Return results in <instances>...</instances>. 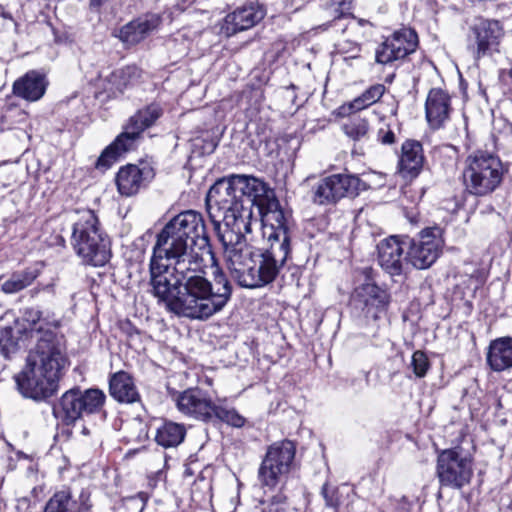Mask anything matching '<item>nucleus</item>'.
I'll list each match as a JSON object with an SVG mask.
<instances>
[{"label":"nucleus","instance_id":"8","mask_svg":"<svg viewBox=\"0 0 512 512\" xmlns=\"http://www.w3.org/2000/svg\"><path fill=\"white\" fill-rule=\"evenodd\" d=\"M105 399V394L99 389L82 392L79 388H73L53 404L52 413L63 424L71 425L84 415L101 412Z\"/></svg>","mask_w":512,"mask_h":512},{"label":"nucleus","instance_id":"12","mask_svg":"<svg viewBox=\"0 0 512 512\" xmlns=\"http://www.w3.org/2000/svg\"><path fill=\"white\" fill-rule=\"evenodd\" d=\"M503 36L504 29L500 21L477 16L468 23L467 49L475 59H480L498 51Z\"/></svg>","mask_w":512,"mask_h":512},{"label":"nucleus","instance_id":"31","mask_svg":"<svg viewBox=\"0 0 512 512\" xmlns=\"http://www.w3.org/2000/svg\"><path fill=\"white\" fill-rule=\"evenodd\" d=\"M141 70L135 65H128L111 73L108 81L119 91L123 92L129 86L138 82Z\"/></svg>","mask_w":512,"mask_h":512},{"label":"nucleus","instance_id":"3","mask_svg":"<svg viewBox=\"0 0 512 512\" xmlns=\"http://www.w3.org/2000/svg\"><path fill=\"white\" fill-rule=\"evenodd\" d=\"M23 319L31 324L36 344L24 369L14 377L15 382L23 397L46 401L59 390V381L70 363L65 337L58 331L61 322L39 307L24 309Z\"/></svg>","mask_w":512,"mask_h":512},{"label":"nucleus","instance_id":"21","mask_svg":"<svg viewBox=\"0 0 512 512\" xmlns=\"http://www.w3.org/2000/svg\"><path fill=\"white\" fill-rule=\"evenodd\" d=\"M451 110L449 94L440 88L430 89L425 102V114L430 127L441 128L449 119Z\"/></svg>","mask_w":512,"mask_h":512},{"label":"nucleus","instance_id":"42","mask_svg":"<svg viewBox=\"0 0 512 512\" xmlns=\"http://www.w3.org/2000/svg\"><path fill=\"white\" fill-rule=\"evenodd\" d=\"M0 19L3 20L5 28L17 27V22L13 18L12 13L4 5H0Z\"/></svg>","mask_w":512,"mask_h":512},{"label":"nucleus","instance_id":"20","mask_svg":"<svg viewBox=\"0 0 512 512\" xmlns=\"http://www.w3.org/2000/svg\"><path fill=\"white\" fill-rule=\"evenodd\" d=\"M265 16V11L258 3H250L237 8L224 19L223 30L228 36L252 28Z\"/></svg>","mask_w":512,"mask_h":512},{"label":"nucleus","instance_id":"19","mask_svg":"<svg viewBox=\"0 0 512 512\" xmlns=\"http://www.w3.org/2000/svg\"><path fill=\"white\" fill-rule=\"evenodd\" d=\"M161 24V17L157 14H146L123 25L117 37L127 46H134L146 39L156 31Z\"/></svg>","mask_w":512,"mask_h":512},{"label":"nucleus","instance_id":"24","mask_svg":"<svg viewBox=\"0 0 512 512\" xmlns=\"http://www.w3.org/2000/svg\"><path fill=\"white\" fill-rule=\"evenodd\" d=\"M48 80L43 73L36 70L28 71L13 84V94L29 102L41 99L47 89Z\"/></svg>","mask_w":512,"mask_h":512},{"label":"nucleus","instance_id":"5","mask_svg":"<svg viewBox=\"0 0 512 512\" xmlns=\"http://www.w3.org/2000/svg\"><path fill=\"white\" fill-rule=\"evenodd\" d=\"M508 170L498 155L477 150L465 160L462 173L465 191L477 197L488 196L501 186Z\"/></svg>","mask_w":512,"mask_h":512},{"label":"nucleus","instance_id":"40","mask_svg":"<svg viewBox=\"0 0 512 512\" xmlns=\"http://www.w3.org/2000/svg\"><path fill=\"white\" fill-rule=\"evenodd\" d=\"M321 494L325 500V503L328 507L337 508L339 505L337 492L334 488L329 487L328 483H325L322 486Z\"/></svg>","mask_w":512,"mask_h":512},{"label":"nucleus","instance_id":"32","mask_svg":"<svg viewBox=\"0 0 512 512\" xmlns=\"http://www.w3.org/2000/svg\"><path fill=\"white\" fill-rule=\"evenodd\" d=\"M223 422L230 426L240 428L245 424V418L241 416L234 408H229L221 403H215L209 423Z\"/></svg>","mask_w":512,"mask_h":512},{"label":"nucleus","instance_id":"35","mask_svg":"<svg viewBox=\"0 0 512 512\" xmlns=\"http://www.w3.org/2000/svg\"><path fill=\"white\" fill-rule=\"evenodd\" d=\"M326 10L330 11V15L335 23L338 20L349 18L352 13L353 0H321Z\"/></svg>","mask_w":512,"mask_h":512},{"label":"nucleus","instance_id":"39","mask_svg":"<svg viewBox=\"0 0 512 512\" xmlns=\"http://www.w3.org/2000/svg\"><path fill=\"white\" fill-rule=\"evenodd\" d=\"M262 503L266 504L262 512H287V496L283 491H279L277 494L272 495L267 501H263Z\"/></svg>","mask_w":512,"mask_h":512},{"label":"nucleus","instance_id":"18","mask_svg":"<svg viewBox=\"0 0 512 512\" xmlns=\"http://www.w3.org/2000/svg\"><path fill=\"white\" fill-rule=\"evenodd\" d=\"M378 263L391 276H399L404 271V265L408 264L403 253L405 246L403 236H390L383 239L377 245Z\"/></svg>","mask_w":512,"mask_h":512},{"label":"nucleus","instance_id":"25","mask_svg":"<svg viewBox=\"0 0 512 512\" xmlns=\"http://www.w3.org/2000/svg\"><path fill=\"white\" fill-rule=\"evenodd\" d=\"M234 277L241 287L248 289L261 288L256 270V262L253 260L252 249L245 250L244 254H233L230 262Z\"/></svg>","mask_w":512,"mask_h":512},{"label":"nucleus","instance_id":"16","mask_svg":"<svg viewBox=\"0 0 512 512\" xmlns=\"http://www.w3.org/2000/svg\"><path fill=\"white\" fill-rule=\"evenodd\" d=\"M155 177L154 169L148 163L140 165L127 164L122 166L116 174V185L123 196H133L146 187Z\"/></svg>","mask_w":512,"mask_h":512},{"label":"nucleus","instance_id":"26","mask_svg":"<svg viewBox=\"0 0 512 512\" xmlns=\"http://www.w3.org/2000/svg\"><path fill=\"white\" fill-rule=\"evenodd\" d=\"M109 393L119 403L133 404L141 400L133 376L123 370L110 375Z\"/></svg>","mask_w":512,"mask_h":512},{"label":"nucleus","instance_id":"17","mask_svg":"<svg viewBox=\"0 0 512 512\" xmlns=\"http://www.w3.org/2000/svg\"><path fill=\"white\" fill-rule=\"evenodd\" d=\"M214 404L208 394L199 388L186 389L176 398V406L182 414L205 423L211 421Z\"/></svg>","mask_w":512,"mask_h":512},{"label":"nucleus","instance_id":"23","mask_svg":"<svg viewBox=\"0 0 512 512\" xmlns=\"http://www.w3.org/2000/svg\"><path fill=\"white\" fill-rule=\"evenodd\" d=\"M88 500L89 496L84 491L76 495L65 487L51 496L43 512H85L89 508Z\"/></svg>","mask_w":512,"mask_h":512},{"label":"nucleus","instance_id":"41","mask_svg":"<svg viewBox=\"0 0 512 512\" xmlns=\"http://www.w3.org/2000/svg\"><path fill=\"white\" fill-rule=\"evenodd\" d=\"M29 294L32 298L37 297L38 295H43L46 297L47 300H51L55 297V290L54 286L51 284L44 285V286H37L29 291Z\"/></svg>","mask_w":512,"mask_h":512},{"label":"nucleus","instance_id":"22","mask_svg":"<svg viewBox=\"0 0 512 512\" xmlns=\"http://www.w3.org/2000/svg\"><path fill=\"white\" fill-rule=\"evenodd\" d=\"M424 163L423 147L419 141L406 140L401 147L398 173L405 180L415 179L421 172Z\"/></svg>","mask_w":512,"mask_h":512},{"label":"nucleus","instance_id":"15","mask_svg":"<svg viewBox=\"0 0 512 512\" xmlns=\"http://www.w3.org/2000/svg\"><path fill=\"white\" fill-rule=\"evenodd\" d=\"M418 46V35L414 29L401 28L387 37L375 51V61L387 65L402 60L414 53Z\"/></svg>","mask_w":512,"mask_h":512},{"label":"nucleus","instance_id":"1","mask_svg":"<svg viewBox=\"0 0 512 512\" xmlns=\"http://www.w3.org/2000/svg\"><path fill=\"white\" fill-rule=\"evenodd\" d=\"M206 256L213 257V251L202 214L187 210L174 216L156 236L148 293L180 318L206 321L222 312L233 284L221 269L208 279Z\"/></svg>","mask_w":512,"mask_h":512},{"label":"nucleus","instance_id":"36","mask_svg":"<svg viewBox=\"0 0 512 512\" xmlns=\"http://www.w3.org/2000/svg\"><path fill=\"white\" fill-rule=\"evenodd\" d=\"M18 350V342L13 337V329L5 327L0 329V355L9 358Z\"/></svg>","mask_w":512,"mask_h":512},{"label":"nucleus","instance_id":"45","mask_svg":"<svg viewBox=\"0 0 512 512\" xmlns=\"http://www.w3.org/2000/svg\"><path fill=\"white\" fill-rule=\"evenodd\" d=\"M508 74L512 78V68L509 70Z\"/></svg>","mask_w":512,"mask_h":512},{"label":"nucleus","instance_id":"44","mask_svg":"<svg viewBox=\"0 0 512 512\" xmlns=\"http://www.w3.org/2000/svg\"><path fill=\"white\" fill-rule=\"evenodd\" d=\"M82 434H84V435H89V434H90L89 429H88V428H86V427H83V429H82Z\"/></svg>","mask_w":512,"mask_h":512},{"label":"nucleus","instance_id":"34","mask_svg":"<svg viewBox=\"0 0 512 512\" xmlns=\"http://www.w3.org/2000/svg\"><path fill=\"white\" fill-rule=\"evenodd\" d=\"M342 129L352 140L361 141L368 136L369 122L367 119L360 116H353L343 124Z\"/></svg>","mask_w":512,"mask_h":512},{"label":"nucleus","instance_id":"13","mask_svg":"<svg viewBox=\"0 0 512 512\" xmlns=\"http://www.w3.org/2000/svg\"><path fill=\"white\" fill-rule=\"evenodd\" d=\"M365 183L358 176L333 174L320 179L312 188V201L318 205H333L344 197H355Z\"/></svg>","mask_w":512,"mask_h":512},{"label":"nucleus","instance_id":"2","mask_svg":"<svg viewBox=\"0 0 512 512\" xmlns=\"http://www.w3.org/2000/svg\"><path fill=\"white\" fill-rule=\"evenodd\" d=\"M267 183L254 176L231 174L218 179L209 189L205 204L209 220L229 262L233 254H244L252 247L246 245L245 232L251 231L248 220L254 209L264 201Z\"/></svg>","mask_w":512,"mask_h":512},{"label":"nucleus","instance_id":"28","mask_svg":"<svg viewBox=\"0 0 512 512\" xmlns=\"http://www.w3.org/2000/svg\"><path fill=\"white\" fill-rule=\"evenodd\" d=\"M185 436L186 428L183 424L166 421L157 428L155 441L164 448H173L180 445Z\"/></svg>","mask_w":512,"mask_h":512},{"label":"nucleus","instance_id":"9","mask_svg":"<svg viewBox=\"0 0 512 512\" xmlns=\"http://www.w3.org/2000/svg\"><path fill=\"white\" fill-rule=\"evenodd\" d=\"M403 244L406 262L416 269H427L442 253L443 229L439 226L426 227L415 237L403 236Z\"/></svg>","mask_w":512,"mask_h":512},{"label":"nucleus","instance_id":"43","mask_svg":"<svg viewBox=\"0 0 512 512\" xmlns=\"http://www.w3.org/2000/svg\"><path fill=\"white\" fill-rule=\"evenodd\" d=\"M110 0H90V6L99 9Z\"/></svg>","mask_w":512,"mask_h":512},{"label":"nucleus","instance_id":"10","mask_svg":"<svg viewBox=\"0 0 512 512\" xmlns=\"http://www.w3.org/2000/svg\"><path fill=\"white\" fill-rule=\"evenodd\" d=\"M296 446L290 440L273 443L267 448L266 454L258 469V480L263 488L273 490L280 483L293 464Z\"/></svg>","mask_w":512,"mask_h":512},{"label":"nucleus","instance_id":"27","mask_svg":"<svg viewBox=\"0 0 512 512\" xmlns=\"http://www.w3.org/2000/svg\"><path fill=\"white\" fill-rule=\"evenodd\" d=\"M487 363L496 372L512 367V338L502 337L493 340L488 349Z\"/></svg>","mask_w":512,"mask_h":512},{"label":"nucleus","instance_id":"37","mask_svg":"<svg viewBox=\"0 0 512 512\" xmlns=\"http://www.w3.org/2000/svg\"><path fill=\"white\" fill-rule=\"evenodd\" d=\"M410 366L417 378L425 377L430 368V362L426 353L421 350L415 351L412 355Z\"/></svg>","mask_w":512,"mask_h":512},{"label":"nucleus","instance_id":"7","mask_svg":"<svg viewBox=\"0 0 512 512\" xmlns=\"http://www.w3.org/2000/svg\"><path fill=\"white\" fill-rule=\"evenodd\" d=\"M163 109L157 103H152L138 110L128 120L124 131L108 145L98 157L95 167L109 169L124 153L133 150L141 134L162 116Z\"/></svg>","mask_w":512,"mask_h":512},{"label":"nucleus","instance_id":"38","mask_svg":"<svg viewBox=\"0 0 512 512\" xmlns=\"http://www.w3.org/2000/svg\"><path fill=\"white\" fill-rule=\"evenodd\" d=\"M376 136L377 141L383 145H393L396 143V134L394 128L385 119H381Z\"/></svg>","mask_w":512,"mask_h":512},{"label":"nucleus","instance_id":"30","mask_svg":"<svg viewBox=\"0 0 512 512\" xmlns=\"http://www.w3.org/2000/svg\"><path fill=\"white\" fill-rule=\"evenodd\" d=\"M252 254L253 260L256 262V270L258 271L257 276L260 287H264L272 283L277 278L281 269L266 259L261 251L252 248Z\"/></svg>","mask_w":512,"mask_h":512},{"label":"nucleus","instance_id":"11","mask_svg":"<svg viewBox=\"0 0 512 512\" xmlns=\"http://www.w3.org/2000/svg\"><path fill=\"white\" fill-rule=\"evenodd\" d=\"M436 476L441 487L462 489L473 477L472 459L460 448L444 449L437 456Z\"/></svg>","mask_w":512,"mask_h":512},{"label":"nucleus","instance_id":"6","mask_svg":"<svg viewBox=\"0 0 512 512\" xmlns=\"http://www.w3.org/2000/svg\"><path fill=\"white\" fill-rule=\"evenodd\" d=\"M71 245L83 263L95 267L105 265L111 256L109 238L92 210L84 211L73 224Z\"/></svg>","mask_w":512,"mask_h":512},{"label":"nucleus","instance_id":"4","mask_svg":"<svg viewBox=\"0 0 512 512\" xmlns=\"http://www.w3.org/2000/svg\"><path fill=\"white\" fill-rule=\"evenodd\" d=\"M263 199L264 201L259 204V217L268 246L257 250L282 269L291 254L293 231L290 225V214L281 208L274 190L268 185Z\"/></svg>","mask_w":512,"mask_h":512},{"label":"nucleus","instance_id":"14","mask_svg":"<svg viewBox=\"0 0 512 512\" xmlns=\"http://www.w3.org/2000/svg\"><path fill=\"white\" fill-rule=\"evenodd\" d=\"M391 296L389 292L375 283L367 282L356 287L351 296L354 312L367 322L378 321L388 310Z\"/></svg>","mask_w":512,"mask_h":512},{"label":"nucleus","instance_id":"33","mask_svg":"<svg viewBox=\"0 0 512 512\" xmlns=\"http://www.w3.org/2000/svg\"><path fill=\"white\" fill-rule=\"evenodd\" d=\"M383 84H375L365 90L359 97L349 103L347 109L350 111H359L365 109L380 100L385 92Z\"/></svg>","mask_w":512,"mask_h":512},{"label":"nucleus","instance_id":"29","mask_svg":"<svg viewBox=\"0 0 512 512\" xmlns=\"http://www.w3.org/2000/svg\"><path fill=\"white\" fill-rule=\"evenodd\" d=\"M40 275V270L29 267L22 271L13 272L8 279L1 284V290L5 294H14L30 286Z\"/></svg>","mask_w":512,"mask_h":512}]
</instances>
